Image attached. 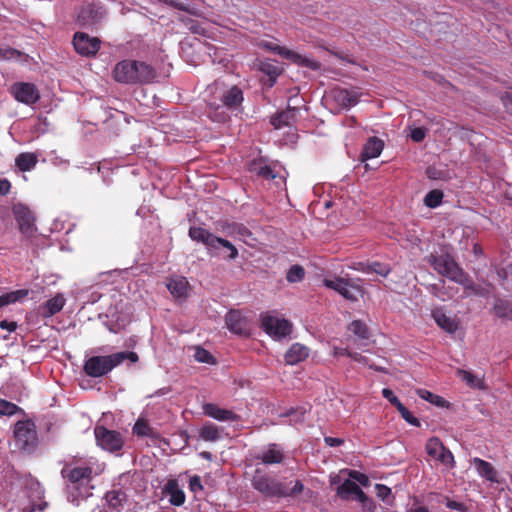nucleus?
<instances>
[{"mask_svg":"<svg viewBox=\"0 0 512 512\" xmlns=\"http://www.w3.org/2000/svg\"><path fill=\"white\" fill-rule=\"evenodd\" d=\"M167 288L174 297L185 299L188 296L189 282L183 276L172 277Z\"/></svg>","mask_w":512,"mask_h":512,"instance_id":"nucleus-24","label":"nucleus"},{"mask_svg":"<svg viewBox=\"0 0 512 512\" xmlns=\"http://www.w3.org/2000/svg\"><path fill=\"white\" fill-rule=\"evenodd\" d=\"M352 495L355 496V499L360 503H365L368 500V496L363 492V490L358 486L355 493Z\"/></svg>","mask_w":512,"mask_h":512,"instance_id":"nucleus-64","label":"nucleus"},{"mask_svg":"<svg viewBox=\"0 0 512 512\" xmlns=\"http://www.w3.org/2000/svg\"><path fill=\"white\" fill-rule=\"evenodd\" d=\"M64 305L65 298L62 294H57L40 306L41 316L43 318H50L59 313L63 309Z\"/></svg>","mask_w":512,"mask_h":512,"instance_id":"nucleus-23","label":"nucleus"},{"mask_svg":"<svg viewBox=\"0 0 512 512\" xmlns=\"http://www.w3.org/2000/svg\"><path fill=\"white\" fill-rule=\"evenodd\" d=\"M132 431L138 437H149L154 440L160 439V434L149 425L147 420L143 418H139L135 422Z\"/></svg>","mask_w":512,"mask_h":512,"instance_id":"nucleus-31","label":"nucleus"},{"mask_svg":"<svg viewBox=\"0 0 512 512\" xmlns=\"http://www.w3.org/2000/svg\"><path fill=\"white\" fill-rule=\"evenodd\" d=\"M221 100L226 107L230 109H235L239 107L244 100L243 91L241 90V88L234 85L226 92H224V94L221 97Z\"/></svg>","mask_w":512,"mask_h":512,"instance_id":"nucleus-30","label":"nucleus"},{"mask_svg":"<svg viewBox=\"0 0 512 512\" xmlns=\"http://www.w3.org/2000/svg\"><path fill=\"white\" fill-rule=\"evenodd\" d=\"M19 412L23 413V409L10 401L0 398V415L12 416Z\"/></svg>","mask_w":512,"mask_h":512,"instance_id":"nucleus-46","label":"nucleus"},{"mask_svg":"<svg viewBox=\"0 0 512 512\" xmlns=\"http://www.w3.org/2000/svg\"><path fill=\"white\" fill-rule=\"evenodd\" d=\"M261 46L269 51H272L278 55H280L281 57L285 58L286 59V56L289 52V49L284 47V46H279V45H276L272 42H263L261 44Z\"/></svg>","mask_w":512,"mask_h":512,"instance_id":"nucleus-52","label":"nucleus"},{"mask_svg":"<svg viewBox=\"0 0 512 512\" xmlns=\"http://www.w3.org/2000/svg\"><path fill=\"white\" fill-rule=\"evenodd\" d=\"M384 148V142L377 137H370L365 143L361 152V160L377 158Z\"/></svg>","mask_w":512,"mask_h":512,"instance_id":"nucleus-25","label":"nucleus"},{"mask_svg":"<svg viewBox=\"0 0 512 512\" xmlns=\"http://www.w3.org/2000/svg\"><path fill=\"white\" fill-rule=\"evenodd\" d=\"M309 356V349L303 344L294 343L284 355L286 364L295 365L306 360Z\"/></svg>","mask_w":512,"mask_h":512,"instance_id":"nucleus-22","label":"nucleus"},{"mask_svg":"<svg viewBox=\"0 0 512 512\" xmlns=\"http://www.w3.org/2000/svg\"><path fill=\"white\" fill-rule=\"evenodd\" d=\"M200 437L207 442H215L220 438L219 428L211 422H206L200 429Z\"/></svg>","mask_w":512,"mask_h":512,"instance_id":"nucleus-37","label":"nucleus"},{"mask_svg":"<svg viewBox=\"0 0 512 512\" xmlns=\"http://www.w3.org/2000/svg\"><path fill=\"white\" fill-rule=\"evenodd\" d=\"M27 289L11 291L0 296V309L9 304L15 303L28 295Z\"/></svg>","mask_w":512,"mask_h":512,"instance_id":"nucleus-38","label":"nucleus"},{"mask_svg":"<svg viewBox=\"0 0 512 512\" xmlns=\"http://www.w3.org/2000/svg\"><path fill=\"white\" fill-rule=\"evenodd\" d=\"M259 70L268 77V80L265 82V84H267L269 87L275 85L277 78L283 72L282 68L269 61H261L259 64Z\"/></svg>","mask_w":512,"mask_h":512,"instance_id":"nucleus-32","label":"nucleus"},{"mask_svg":"<svg viewBox=\"0 0 512 512\" xmlns=\"http://www.w3.org/2000/svg\"><path fill=\"white\" fill-rule=\"evenodd\" d=\"M218 240L219 242H216V249H218L220 246L226 248L229 251V255L227 256L229 260H234L238 257V250L230 241L221 237H218Z\"/></svg>","mask_w":512,"mask_h":512,"instance_id":"nucleus-50","label":"nucleus"},{"mask_svg":"<svg viewBox=\"0 0 512 512\" xmlns=\"http://www.w3.org/2000/svg\"><path fill=\"white\" fill-rule=\"evenodd\" d=\"M286 59L290 60L291 62L299 66L310 68L312 70H318L321 67V64L318 61L310 59L290 49L286 56Z\"/></svg>","mask_w":512,"mask_h":512,"instance_id":"nucleus-33","label":"nucleus"},{"mask_svg":"<svg viewBox=\"0 0 512 512\" xmlns=\"http://www.w3.org/2000/svg\"><path fill=\"white\" fill-rule=\"evenodd\" d=\"M358 488V485L350 480L346 479L338 488H337V495L343 499L348 500L350 496L355 493L356 489Z\"/></svg>","mask_w":512,"mask_h":512,"instance_id":"nucleus-43","label":"nucleus"},{"mask_svg":"<svg viewBox=\"0 0 512 512\" xmlns=\"http://www.w3.org/2000/svg\"><path fill=\"white\" fill-rule=\"evenodd\" d=\"M286 490L288 491L287 497H290L302 493L304 490V485L300 480H296L292 488L289 487L288 483H286Z\"/></svg>","mask_w":512,"mask_h":512,"instance_id":"nucleus-59","label":"nucleus"},{"mask_svg":"<svg viewBox=\"0 0 512 512\" xmlns=\"http://www.w3.org/2000/svg\"><path fill=\"white\" fill-rule=\"evenodd\" d=\"M396 409L407 423L415 427L420 426V421L403 404H400Z\"/></svg>","mask_w":512,"mask_h":512,"instance_id":"nucleus-49","label":"nucleus"},{"mask_svg":"<svg viewBox=\"0 0 512 512\" xmlns=\"http://www.w3.org/2000/svg\"><path fill=\"white\" fill-rule=\"evenodd\" d=\"M493 311L502 320H512V302L498 298L495 300Z\"/></svg>","mask_w":512,"mask_h":512,"instance_id":"nucleus-35","label":"nucleus"},{"mask_svg":"<svg viewBox=\"0 0 512 512\" xmlns=\"http://www.w3.org/2000/svg\"><path fill=\"white\" fill-rule=\"evenodd\" d=\"M454 282L462 285L466 291H469L475 295H482L481 288L473 282V280L468 274L464 272V270L461 271V275L458 276L457 280Z\"/></svg>","mask_w":512,"mask_h":512,"instance_id":"nucleus-40","label":"nucleus"},{"mask_svg":"<svg viewBox=\"0 0 512 512\" xmlns=\"http://www.w3.org/2000/svg\"><path fill=\"white\" fill-rule=\"evenodd\" d=\"M0 328L9 332H14L17 329V323L14 321L2 320L0 321Z\"/></svg>","mask_w":512,"mask_h":512,"instance_id":"nucleus-61","label":"nucleus"},{"mask_svg":"<svg viewBox=\"0 0 512 512\" xmlns=\"http://www.w3.org/2000/svg\"><path fill=\"white\" fill-rule=\"evenodd\" d=\"M189 237L196 242L203 243L209 251L216 250L218 237L202 227H190Z\"/></svg>","mask_w":512,"mask_h":512,"instance_id":"nucleus-16","label":"nucleus"},{"mask_svg":"<svg viewBox=\"0 0 512 512\" xmlns=\"http://www.w3.org/2000/svg\"><path fill=\"white\" fill-rule=\"evenodd\" d=\"M285 455L281 447L276 443H270L266 449L257 456V459L265 465L281 464L284 461Z\"/></svg>","mask_w":512,"mask_h":512,"instance_id":"nucleus-18","label":"nucleus"},{"mask_svg":"<svg viewBox=\"0 0 512 512\" xmlns=\"http://www.w3.org/2000/svg\"><path fill=\"white\" fill-rule=\"evenodd\" d=\"M361 270L367 274L375 273L382 277H386L391 272V267L388 264L376 261L371 264H366Z\"/></svg>","mask_w":512,"mask_h":512,"instance_id":"nucleus-41","label":"nucleus"},{"mask_svg":"<svg viewBox=\"0 0 512 512\" xmlns=\"http://www.w3.org/2000/svg\"><path fill=\"white\" fill-rule=\"evenodd\" d=\"M348 330L361 340H367L369 338L368 328L361 320L352 321L348 326Z\"/></svg>","mask_w":512,"mask_h":512,"instance_id":"nucleus-42","label":"nucleus"},{"mask_svg":"<svg viewBox=\"0 0 512 512\" xmlns=\"http://www.w3.org/2000/svg\"><path fill=\"white\" fill-rule=\"evenodd\" d=\"M416 392L420 398H422L438 407H444L446 405V401L441 396L436 395L426 389H418Z\"/></svg>","mask_w":512,"mask_h":512,"instance_id":"nucleus-45","label":"nucleus"},{"mask_svg":"<svg viewBox=\"0 0 512 512\" xmlns=\"http://www.w3.org/2000/svg\"><path fill=\"white\" fill-rule=\"evenodd\" d=\"M425 450L431 458L435 459L446 467H454L455 461L452 452L444 446L438 437L429 438L426 442Z\"/></svg>","mask_w":512,"mask_h":512,"instance_id":"nucleus-8","label":"nucleus"},{"mask_svg":"<svg viewBox=\"0 0 512 512\" xmlns=\"http://www.w3.org/2000/svg\"><path fill=\"white\" fill-rule=\"evenodd\" d=\"M16 445L22 450H33L38 443L35 423L30 420H19L15 423L13 431Z\"/></svg>","mask_w":512,"mask_h":512,"instance_id":"nucleus-4","label":"nucleus"},{"mask_svg":"<svg viewBox=\"0 0 512 512\" xmlns=\"http://www.w3.org/2000/svg\"><path fill=\"white\" fill-rule=\"evenodd\" d=\"M194 357L196 361L201 363L212 364L215 362L213 355L209 351L201 347L196 348Z\"/></svg>","mask_w":512,"mask_h":512,"instance_id":"nucleus-51","label":"nucleus"},{"mask_svg":"<svg viewBox=\"0 0 512 512\" xmlns=\"http://www.w3.org/2000/svg\"><path fill=\"white\" fill-rule=\"evenodd\" d=\"M323 284L327 288L335 290L347 300H357V297L355 293L352 291V289L359 291V288L357 286L352 285L347 279L341 277H335L334 279H324Z\"/></svg>","mask_w":512,"mask_h":512,"instance_id":"nucleus-13","label":"nucleus"},{"mask_svg":"<svg viewBox=\"0 0 512 512\" xmlns=\"http://www.w3.org/2000/svg\"><path fill=\"white\" fill-rule=\"evenodd\" d=\"M436 324L445 332L454 334L459 328V322L455 317L448 316L442 308H436L431 314Z\"/></svg>","mask_w":512,"mask_h":512,"instance_id":"nucleus-15","label":"nucleus"},{"mask_svg":"<svg viewBox=\"0 0 512 512\" xmlns=\"http://www.w3.org/2000/svg\"><path fill=\"white\" fill-rule=\"evenodd\" d=\"M217 229L228 237H238L245 240L252 235L251 231L242 223L219 221Z\"/></svg>","mask_w":512,"mask_h":512,"instance_id":"nucleus-14","label":"nucleus"},{"mask_svg":"<svg viewBox=\"0 0 512 512\" xmlns=\"http://www.w3.org/2000/svg\"><path fill=\"white\" fill-rule=\"evenodd\" d=\"M332 96L340 107L346 109L355 106L359 102V95L355 91H349L347 89H334Z\"/></svg>","mask_w":512,"mask_h":512,"instance_id":"nucleus-21","label":"nucleus"},{"mask_svg":"<svg viewBox=\"0 0 512 512\" xmlns=\"http://www.w3.org/2000/svg\"><path fill=\"white\" fill-rule=\"evenodd\" d=\"M37 162V155L29 152L20 153L15 159L16 166L22 172L32 170L36 166Z\"/></svg>","mask_w":512,"mask_h":512,"instance_id":"nucleus-34","label":"nucleus"},{"mask_svg":"<svg viewBox=\"0 0 512 512\" xmlns=\"http://www.w3.org/2000/svg\"><path fill=\"white\" fill-rule=\"evenodd\" d=\"M348 475L351 479L356 480L364 487H367L370 485V480H369L368 476L364 473H361L357 470H349Z\"/></svg>","mask_w":512,"mask_h":512,"instance_id":"nucleus-54","label":"nucleus"},{"mask_svg":"<svg viewBox=\"0 0 512 512\" xmlns=\"http://www.w3.org/2000/svg\"><path fill=\"white\" fill-rule=\"evenodd\" d=\"M472 463L477 471V473L485 478L487 481L492 483H499V476L497 470L494 466L481 458L475 457L472 459Z\"/></svg>","mask_w":512,"mask_h":512,"instance_id":"nucleus-19","label":"nucleus"},{"mask_svg":"<svg viewBox=\"0 0 512 512\" xmlns=\"http://www.w3.org/2000/svg\"><path fill=\"white\" fill-rule=\"evenodd\" d=\"M426 137V129L424 127H415L410 132V138L416 143L422 142Z\"/></svg>","mask_w":512,"mask_h":512,"instance_id":"nucleus-56","label":"nucleus"},{"mask_svg":"<svg viewBox=\"0 0 512 512\" xmlns=\"http://www.w3.org/2000/svg\"><path fill=\"white\" fill-rule=\"evenodd\" d=\"M125 360L135 363L139 360V356L133 351L117 352L106 356H91L85 360L83 371L89 377L99 378L111 372Z\"/></svg>","mask_w":512,"mask_h":512,"instance_id":"nucleus-1","label":"nucleus"},{"mask_svg":"<svg viewBox=\"0 0 512 512\" xmlns=\"http://www.w3.org/2000/svg\"><path fill=\"white\" fill-rule=\"evenodd\" d=\"M457 373L469 387L481 390L486 388L483 378H480L477 375L463 369L458 370Z\"/></svg>","mask_w":512,"mask_h":512,"instance_id":"nucleus-36","label":"nucleus"},{"mask_svg":"<svg viewBox=\"0 0 512 512\" xmlns=\"http://www.w3.org/2000/svg\"><path fill=\"white\" fill-rule=\"evenodd\" d=\"M428 290L435 298L441 301L453 298L457 292L454 287L446 286L445 281L442 279L438 283L430 284Z\"/></svg>","mask_w":512,"mask_h":512,"instance_id":"nucleus-27","label":"nucleus"},{"mask_svg":"<svg viewBox=\"0 0 512 512\" xmlns=\"http://www.w3.org/2000/svg\"><path fill=\"white\" fill-rule=\"evenodd\" d=\"M249 171L256 173L264 179H274L276 177L270 166L262 165L260 162L255 160L250 163Z\"/></svg>","mask_w":512,"mask_h":512,"instance_id":"nucleus-39","label":"nucleus"},{"mask_svg":"<svg viewBox=\"0 0 512 512\" xmlns=\"http://www.w3.org/2000/svg\"><path fill=\"white\" fill-rule=\"evenodd\" d=\"M349 357L354 360L355 362H358L360 364H363V365H367L369 366L370 368L376 370V371H382L381 368L377 367V366H374L372 364H369V360L365 357V356H362L361 354L357 353V352H353L351 351V354H349Z\"/></svg>","mask_w":512,"mask_h":512,"instance_id":"nucleus-55","label":"nucleus"},{"mask_svg":"<svg viewBox=\"0 0 512 512\" xmlns=\"http://www.w3.org/2000/svg\"><path fill=\"white\" fill-rule=\"evenodd\" d=\"M382 395L385 399H387L395 408H397L401 403L398 397L393 393V391L389 388H384L382 390Z\"/></svg>","mask_w":512,"mask_h":512,"instance_id":"nucleus-57","label":"nucleus"},{"mask_svg":"<svg viewBox=\"0 0 512 512\" xmlns=\"http://www.w3.org/2000/svg\"><path fill=\"white\" fill-rule=\"evenodd\" d=\"M19 230L23 234H30L34 226V217L31 211L24 206H16L13 209Z\"/></svg>","mask_w":512,"mask_h":512,"instance_id":"nucleus-17","label":"nucleus"},{"mask_svg":"<svg viewBox=\"0 0 512 512\" xmlns=\"http://www.w3.org/2000/svg\"><path fill=\"white\" fill-rule=\"evenodd\" d=\"M427 262L438 274L452 281L457 280V277L461 275V271L463 270L450 254H430L427 256Z\"/></svg>","mask_w":512,"mask_h":512,"instance_id":"nucleus-6","label":"nucleus"},{"mask_svg":"<svg viewBox=\"0 0 512 512\" xmlns=\"http://www.w3.org/2000/svg\"><path fill=\"white\" fill-rule=\"evenodd\" d=\"M189 489L194 492V493H197L199 491H202L203 490V485L201 483V478L200 476L198 475H194L192 477H190V480H189Z\"/></svg>","mask_w":512,"mask_h":512,"instance_id":"nucleus-58","label":"nucleus"},{"mask_svg":"<svg viewBox=\"0 0 512 512\" xmlns=\"http://www.w3.org/2000/svg\"><path fill=\"white\" fill-rule=\"evenodd\" d=\"M61 475L69 487L79 489L90 483L93 478V469L89 465L66 463L61 470Z\"/></svg>","mask_w":512,"mask_h":512,"instance_id":"nucleus-5","label":"nucleus"},{"mask_svg":"<svg viewBox=\"0 0 512 512\" xmlns=\"http://www.w3.org/2000/svg\"><path fill=\"white\" fill-rule=\"evenodd\" d=\"M203 413L218 421H236L238 419V416L234 412L221 408L213 403L204 404Z\"/></svg>","mask_w":512,"mask_h":512,"instance_id":"nucleus-20","label":"nucleus"},{"mask_svg":"<svg viewBox=\"0 0 512 512\" xmlns=\"http://www.w3.org/2000/svg\"><path fill=\"white\" fill-rule=\"evenodd\" d=\"M101 41L97 37H91L84 32H76L73 37V46L77 53L91 57L99 51Z\"/></svg>","mask_w":512,"mask_h":512,"instance_id":"nucleus-11","label":"nucleus"},{"mask_svg":"<svg viewBox=\"0 0 512 512\" xmlns=\"http://www.w3.org/2000/svg\"><path fill=\"white\" fill-rule=\"evenodd\" d=\"M164 491L169 495V502L174 506H182L185 503L186 496L176 480H169L164 488Z\"/></svg>","mask_w":512,"mask_h":512,"instance_id":"nucleus-29","label":"nucleus"},{"mask_svg":"<svg viewBox=\"0 0 512 512\" xmlns=\"http://www.w3.org/2000/svg\"><path fill=\"white\" fill-rule=\"evenodd\" d=\"M305 276L304 268L300 265H293L287 272L286 279L290 283L300 282Z\"/></svg>","mask_w":512,"mask_h":512,"instance_id":"nucleus-48","label":"nucleus"},{"mask_svg":"<svg viewBox=\"0 0 512 512\" xmlns=\"http://www.w3.org/2000/svg\"><path fill=\"white\" fill-rule=\"evenodd\" d=\"M109 508L120 512L127 502V494L122 489H113L104 496Z\"/></svg>","mask_w":512,"mask_h":512,"instance_id":"nucleus-26","label":"nucleus"},{"mask_svg":"<svg viewBox=\"0 0 512 512\" xmlns=\"http://www.w3.org/2000/svg\"><path fill=\"white\" fill-rule=\"evenodd\" d=\"M10 93L18 101L26 105H33L40 99L37 86L29 82H16L11 85Z\"/></svg>","mask_w":512,"mask_h":512,"instance_id":"nucleus-9","label":"nucleus"},{"mask_svg":"<svg viewBox=\"0 0 512 512\" xmlns=\"http://www.w3.org/2000/svg\"><path fill=\"white\" fill-rule=\"evenodd\" d=\"M297 111V108L288 106L286 110L272 116L270 123L276 129L288 126L295 121Z\"/></svg>","mask_w":512,"mask_h":512,"instance_id":"nucleus-28","label":"nucleus"},{"mask_svg":"<svg viewBox=\"0 0 512 512\" xmlns=\"http://www.w3.org/2000/svg\"><path fill=\"white\" fill-rule=\"evenodd\" d=\"M443 192L439 189L429 191L425 198L424 204L429 208H436L442 203Z\"/></svg>","mask_w":512,"mask_h":512,"instance_id":"nucleus-44","label":"nucleus"},{"mask_svg":"<svg viewBox=\"0 0 512 512\" xmlns=\"http://www.w3.org/2000/svg\"><path fill=\"white\" fill-rule=\"evenodd\" d=\"M446 507L449 508V509H452V510L460 511V512H467V507H466V505L464 503L457 502L455 500H451V499H448V498H447V501H446Z\"/></svg>","mask_w":512,"mask_h":512,"instance_id":"nucleus-60","label":"nucleus"},{"mask_svg":"<svg viewBox=\"0 0 512 512\" xmlns=\"http://www.w3.org/2000/svg\"><path fill=\"white\" fill-rule=\"evenodd\" d=\"M113 75L119 83H149L156 78V71L145 62L123 60L116 64Z\"/></svg>","mask_w":512,"mask_h":512,"instance_id":"nucleus-2","label":"nucleus"},{"mask_svg":"<svg viewBox=\"0 0 512 512\" xmlns=\"http://www.w3.org/2000/svg\"><path fill=\"white\" fill-rule=\"evenodd\" d=\"M11 183L7 179H0V195L4 196L10 192Z\"/></svg>","mask_w":512,"mask_h":512,"instance_id":"nucleus-63","label":"nucleus"},{"mask_svg":"<svg viewBox=\"0 0 512 512\" xmlns=\"http://www.w3.org/2000/svg\"><path fill=\"white\" fill-rule=\"evenodd\" d=\"M226 326L234 334L249 336L250 328L246 318L240 311L230 310L225 317Z\"/></svg>","mask_w":512,"mask_h":512,"instance_id":"nucleus-12","label":"nucleus"},{"mask_svg":"<svg viewBox=\"0 0 512 512\" xmlns=\"http://www.w3.org/2000/svg\"><path fill=\"white\" fill-rule=\"evenodd\" d=\"M349 354H351V351L347 347H345V348L337 347V346L332 347V355L335 357H338V356H348L349 357Z\"/></svg>","mask_w":512,"mask_h":512,"instance_id":"nucleus-62","label":"nucleus"},{"mask_svg":"<svg viewBox=\"0 0 512 512\" xmlns=\"http://www.w3.org/2000/svg\"><path fill=\"white\" fill-rule=\"evenodd\" d=\"M376 495L382 501L389 503V498L391 495V489L384 484H376L375 485Z\"/></svg>","mask_w":512,"mask_h":512,"instance_id":"nucleus-53","label":"nucleus"},{"mask_svg":"<svg viewBox=\"0 0 512 512\" xmlns=\"http://www.w3.org/2000/svg\"><path fill=\"white\" fill-rule=\"evenodd\" d=\"M251 485L265 498H285L288 494L286 482L279 481L260 469L255 470Z\"/></svg>","mask_w":512,"mask_h":512,"instance_id":"nucleus-3","label":"nucleus"},{"mask_svg":"<svg viewBox=\"0 0 512 512\" xmlns=\"http://www.w3.org/2000/svg\"><path fill=\"white\" fill-rule=\"evenodd\" d=\"M261 326L268 335L276 339L284 338L292 331V325L288 320L279 319L271 315L262 317Z\"/></svg>","mask_w":512,"mask_h":512,"instance_id":"nucleus-10","label":"nucleus"},{"mask_svg":"<svg viewBox=\"0 0 512 512\" xmlns=\"http://www.w3.org/2000/svg\"><path fill=\"white\" fill-rule=\"evenodd\" d=\"M94 435L97 445L110 453L119 452L125 443L120 432L109 430L105 426H96Z\"/></svg>","mask_w":512,"mask_h":512,"instance_id":"nucleus-7","label":"nucleus"},{"mask_svg":"<svg viewBox=\"0 0 512 512\" xmlns=\"http://www.w3.org/2000/svg\"><path fill=\"white\" fill-rule=\"evenodd\" d=\"M94 8L88 6L83 8L77 17V21L81 26H87L94 23Z\"/></svg>","mask_w":512,"mask_h":512,"instance_id":"nucleus-47","label":"nucleus"}]
</instances>
